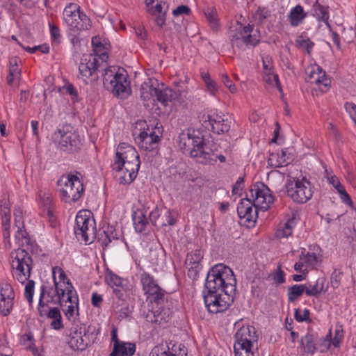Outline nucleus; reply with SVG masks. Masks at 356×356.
<instances>
[{"label": "nucleus", "mask_w": 356, "mask_h": 356, "mask_svg": "<svg viewBox=\"0 0 356 356\" xmlns=\"http://www.w3.org/2000/svg\"><path fill=\"white\" fill-rule=\"evenodd\" d=\"M139 134L135 138V140L138 147L145 151L151 152L156 149L158 143L162 135V131L160 128L155 127L151 130L149 127L145 129L143 127Z\"/></svg>", "instance_id": "14"}, {"label": "nucleus", "mask_w": 356, "mask_h": 356, "mask_svg": "<svg viewBox=\"0 0 356 356\" xmlns=\"http://www.w3.org/2000/svg\"><path fill=\"white\" fill-rule=\"evenodd\" d=\"M140 163H137L135 167H133V165L128 163H124L123 165V169L127 170L128 172L127 176H120L119 177V182L122 184H129L136 178L139 168H140Z\"/></svg>", "instance_id": "28"}, {"label": "nucleus", "mask_w": 356, "mask_h": 356, "mask_svg": "<svg viewBox=\"0 0 356 356\" xmlns=\"http://www.w3.org/2000/svg\"><path fill=\"white\" fill-rule=\"evenodd\" d=\"M50 34L53 44H58L60 42L61 35L60 29L54 24H49Z\"/></svg>", "instance_id": "56"}, {"label": "nucleus", "mask_w": 356, "mask_h": 356, "mask_svg": "<svg viewBox=\"0 0 356 356\" xmlns=\"http://www.w3.org/2000/svg\"><path fill=\"white\" fill-rule=\"evenodd\" d=\"M92 45L93 47V51L96 55H99L102 60H104L108 58V54L102 51L104 50V45L100 41V39L97 37H94L92 39Z\"/></svg>", "instance_id": "44"}, {"label": "nucleus", "mask_w": 356, "mask_h": 356, "mask_svg": "<svg viewBox=\"0 0 356 356\" xmlns=\"http://www.w3.org/2000/svg\"><path fill=\"white\" fill-rule=\"evenodd\" d=\"M310 312L307 309H305L302 312L300 309H296L294 312L295 319L298 322H303L310 321L309 319Z\"/></svg>", "instance_id": "58"}, {"label": "nucleus", "mask_w": 356, "mask_h": 356, "mask_svg": "<svg viewBox=\"0 0 356 356\" xmlns=\"http://www.w3.org/2000/svg\"><path fill=\"white\" fill-rule=\"evenodd\" d=\"M76 3H70L63 11V18L71 30L83 31L90 28V19L79 10Z\"/></svg>", "instance_id": "11"}, {"label": "nucleus", "mask_w": 356, "mask_h": 356, "mask_svg": "<svg viewBox=\"0 0 356 356\" xmlns=\"http://www.w3.org/2000/svg\"><path fill=\"white\" fill-rule=\"evenodd\" d=\"M79 175H81V173L76 171L75 174L62 175L58 180L60 197L65 202H74L81 197L84 188Z\"/></svg>", "instance_id": "6"}, {"label": "nucleus", "mask_w": 356, "mask_h": 356, "mask_svg": "<svg viewBox=\"0 0 356 356\" xmlns=\"http://www.w3.org/2000/svg\"><path fill=\"white\" fill-rule=\"evenodd\" d=\"M242 37V26L238 29L229 31V38L232 47H236L240 50L243 49Z\"/></svg>", "instance_id": "41"}, {"label": "nucleus", "mask_w": 356, "mask_h": 356, "mask_svg": "<svg viewBox=\"0 0 356 356\" xmlns=\"http://www.w3.org/2000/svg\"><path fill=\"white\" fill-rule=\"evenodd\" d=\"M274 281L277 284H283L285 282V273L282 269V264H279L276 272L273 276Z\"/></svg>", "instance_id": "62"}, {"label": "nucleus", "mask_w": 356, "mask_h": 356, "mask_svg": "<svg viewBox=\"0 0 356 356\" xmlns=\"http://www.w3.org/2000/svg\"><path fill=\"white\" fill-rule=\"evenodd\" d=\"M317 334L311 332L307 333L301 339V344L305 348V351L308 354H314L317 350L316 347Z\"/></svg>", "instance_id": "31"}, {"label": "nucleus", "mask_w": 356, "mask_h": 356, "mask_svg": "<svg viewBox=\"0 0 356 356\" xmlns=\"http://www.w3.org/2000/svg\"><path fill=\"white\" fill-rule=\"evenodd\" d=\"M326 279L324 277H318L314 284H306V295L308 296L318 297L321 293L327 291V286H325Z\"/></svg>", "instance_id": "24"}, {"label": "nucleus", "mask_w": 356, "mask_h": 356, "mask_svg": "<svg viewBox=\"0 0 356 356\" xmlns=\"http://www.w3.org/2000/svg\"><path fill=\"white\" fill-rule=\"evenodd\" d=\"M243 51L245 50V46L255 47L260 42V32L254 29V25L248 24L242 26Z\"/></svg>", "instance_id": "21"}, {"label": "nucleus", "mask_w": 356, "mask_h": 356, "mask_svg": "<svg viewBox=\"0 0 356 356\" xmlns=\"http://www.w3.org/2000/svg\"><path fill=\"white\" fill-rule=\"evenodd\" d=\"M191 14V9L188 6L185 5L179 6L177 8L172 10V15L175 17L181 15H189Z\"/></svg>", "instance_id": "64"}, {"label": "nucleus", "mask_w": 356, "mask_h": 356, "mask_svg": "<svg viewBox=\"0 0 356 356\" xmlns=\"http://www.w3.org/2000/svg\"><path fill=\"white\" fill-rule=\"evenodd\" d=\"M293 161L292 156L288 152L287 149H283L280 153L270 154L268 163L273 168H280L287 165Z\"/></svg>", "instance_id": "22"}, {"label": "nucleus", "mask_w": 356, "mask_h": 356, "mask_svg": "<svg viewBox=\"0 0 356 356\" xmlns=\"http://www.w3.org/2000/svg\"><path fill=\"white\" fill-rule=\"evenodd\" d=\"M304 292L306 293V284H294L289 287L287 290L289 302H295L302 296Z\"/></svg>", "instance_id": "37"}, {"label": "nucleus", "mask_w": 356, "mask_h": 356, "mask_svg": "<svg viewBox=\"0 0 356 356\" xmlns=\"http://www.w3.org/2000/svg\"><path fill=\"white\" fill-rule=\"evenodd\" d=\"M74 234L79 241L91 243L97 238L103 249L118 237L113 227H104L97 233L95 232V221L90 212L86 210L78 212L75 219Z\"/></svg>", "instance_id": "3"}, {"label": "nucleus", "mask_w": 356, "mask_h": 356, "mask_svg": "<svg viewBox=\"0 0 356 356\" xmlns=\"http://www.w3.org/2000/svg\"><path fill=\"white\" fill-rule=\"evenodd\" d=\"M103 84L104 88L116 97L124 98L129 95L128 81L127 76L116 71L115 67H108L104 69Z\"/></svg>", "instance_id": "9"}, {"label": "nucleus", "mask_w": 356, "mask_h": 356, "mask_svg": "<svg viewBox=\"0 0 356 356\" xmlns=\"http://www.w3.org/2000/svg\"><path fill=\"white\" fill-rule=\"evenodd\" d=\"M234 338L235 356H259V353L253 350V347L258 341V334L254 327L242 326L236 332Z\"/></svg>", "instance_id": "5"}, {"label": "nucleus", "mask_w": 356, "mask_h": 356, "mask_svg": "<svg viewBox=\"0 0 356 356\" xmlns=\"http://www.w3.org/2000/svg\"><path fill=\"white\" fill-rule=\"evenodd\" d=\"M285 188L287 195L294 202L304 204L312 197L310 182L305 177L301 180L298 178L287 180Z\"/></svg>", "instance_id": "10"}, {"label": "nucleus", "mask_w": 356, "mask_h": 356, "mask_svg": "<svg viewBox=\"0 0 356 356\" xmlns=\"http://www.w3.org/2000/svg\"><path fill=\"white\" fill-rule=\"evenodd\" d=\"M250 197L254 207L263 211L268 209L274 202V197L268 187L262 182H257L250 189Z\"/></svg>", "instance_id": "13"}, {"label": "nucleus", "mask_w": 356, "mask_h": 356, "mask_svg": "<svg viewBox=\"0 0 356 356\" xmlns=\"http://www.w3.org/2000/svg\"><path fill=\"white\" fill-rule=\"evenodd\" d=\"M236 279L232 270L223 264L215 265L208 272L203 297L209 312H225L234 302Z\"/></svg>", "instance_id": "1"}, {"label": "nucleus", "mask_w": 356, "mask_h": 356, "mask_svg": "<svg viewBox=\"0 0 356 356\" xmlns=\"http://www.w3.org/2000/svg\"><path fill=\"white\" fill-rule=\"evenodd\" d=\"M20 74V70L17 63V59H12L10 61L9 74L7 76V83L12 86L15 79L18 78Z\"/></svg>", "instance_id": "43"}, {"label": "nucleus", "mask_w": 356, "mask_h": 356, "mask_svg": "<svg viewBox=\"0 0 356 356\" xmlns=\"http://www.w3.org/2000/svg\"><path fill=\"white\" fill-rule=\"evenodd\" d=\"M297 46L304 50H306L308 54H310L314 44L309 38H304L303 37H299L296 40Z\"/></svg>", "instance_id": "52"}, {"label": "nucleus", "mask_w": 356, "mask_h": 356, "mask_svg": "<svg viewBox=\"0 0 356 356\" xmlns=\"http://www.w3.org/2000/svg\"><path fill=\"white\" fill-rule=\"evenodd\" d=\"M307 16V13L304 10L302 6L298 4L291 10L288 15V19L292 26H298Z\"/></svg>", "instance_id": "26"}, {"label": "nucleus", "mask_w": 356, "mask_h": 356, "mask_svg": "<svg viewBox=\"0 0 356 356\" xmlns=\"http://www.w3.org/2000/svg\"><path fill=\"white\" fill-rule=\"evenodd\" d=\"M158 92V88L153 86L151 79L144 82L140 88V98L143 101L147 102L151 99L155 102L156 95Z\"/></svg>", "instance_id": "27"}, {"label": "nucleus", "mask_w": 356, "mask_h": 356, "mask_svg": "<svg viewBox=\"0 0 356 356\" xmlns=\"http://www.w3.org/2000/svg\"><path fill=\"white\" fill-rule=\"evenodd\" d=\"M136 351V345L132 343L122 341L119 344H114L113 351L109 356H132Z\"/></svg>", "instance_id": "25"}, {"label": "nucleus", "mask_w": 356, "mask_h": 356, "mask_svg": "<svg viewBox=\"0 0 356 356\" xmlns=\"http://www.w3.org/2000/svg\"><path fill=\"white\" fill-rule=\"evenodd\" d=\"M44 289L40 295L38 312L40 317L52 319L50 326L52 329L60 330L64 327L60 311L58 307H50L47 300H44Z\"/></svg>", "instance_id": "15"}, {"label": "nucleus", "mask_w": 356, "mask_h": 356, "mask_svg": "<svg viewBox=\"0 0 356 356\" xmlns=\"http://www.w3.org/2000/svg\"><path fill=\"white\" fill-rule=\"evenodd\" d=\"M204 13L211 29L215 32L218 31L220 22L216 8L214 6L207 7L204 9Z\"/></svg>", "instance_id": "32"}, {"label": "nucleus", "mask_w": 356, "mask_h": 356, "mask_svg": "<svg viewBox=\"0 0 356 356\" xmlns=\"http://www.w3.org/2000/svg\"><path fill=\"white\" fill-rule=\"evenodd\" d=\"M177 214L175 211L170 209H165L159 222V226L165 227L168 225H174L177 222Z\"/></svg>", "instance_id": "39"}, {"label": "nucleus", "mask_w": 356, "mask_h": 356, "mask_svg": "<svg viewBox=\"0 0 356 356\" xmlns=\"http://www.w3.org/2000/svg\"><path fill=\"white\" fill-rule=\"evenodd\" d=\"M18 229L15 234V238L19 241V245L21 246H29L31 245V238L28 235V233L24 227H17Z\"/></svg>", "instance_id": "47"}, {"label": "nucleus", "mask_w": 356, "mask_h": 356, "mask_svg": "<svg viewBox=\"0 0 356 356\" xmlns=\"http://www.w3.org/2000/svg\"><path fill=\"white\" fill-rule=\"evenodd\" d=\"M56 273L59 274V282H62L63 284H66V281L70 280L65 274V271L59 266H55L52 269V277L53 281L54 282V277H56Z\"/></svg>", "instance_id": "59"}, {"label": "nucleus", "mask_w": 356, "mask_h": 356, "mask_svg": "<svg viewBox=\"0 0 356 356\" xmlns=\"http://www.w3.org/2000/svg\"><path fill=\"white\" fill-rule=\"evenodd\" d=\"M99 60L95 56L90 55L81 59L79 66L80 78L88 84L89 81H95L98 79L95 76L99 70Z\"/></svg>", "instance_id": "17"}, {"label": "nucleus", "mask_w": 356, "mask_h": 356, "mask_svg": "<svg viewBox=\"0 0 356 356\" xmlns=\"http://www.w3.org/2000/svg\"><path fill=\"white\" fill-rule=\"evenodd\" d=\"M54 141L58 144L61 151L71 154L78 152L82 146V141L79 133L73 130L70 125H64L57 129L53 134Z\"/></svg>", "instance_id": "8"}, {"label": "nucleus", "mask_w": 356, "mask_h": 356, "mask_svg": "<svg viewBox=\"0 0 356 356\" xmlns=\"http://www.w3.org/2000/svg\"><path fill=\"white\" fill-rule=\"evenodd\" d=\"M10 258L13 277L24 284L30 278L33 266L31 255L24 248H19L11 252Z\"/></svg>", "instance_id": "7"}, {"label": "nucleus", "mask_w": 356, "mask_h": 356, "mask_svg": "<svg viewBox=\"0 0 356 356\" xmlns=\"http://www.w3.org/2000/svg\"><path fill=\"white\" fill-rule=\"evenodd\" d=\"M163 211L160 210L158 207H156L149 213V219L154 226L159 225V222L163 216Z\"/></svg>", "instance_id": "55"}, {"label": "nucleus", "mask_w": 356, "mask_h": 356, "mask_svg": "<svg viewBox=\"0 0 356 356\" xmlns=\"http://www.w3.org/2000/svg\"><path fill=\"white\" fill-rule=\"evenodd\" d=\"M140 280L143 290L152 305L146 315L147 321L159 325L168 322L172 311L165 305L168 302L166 291L159 285L152 275L144 270L140 274Z\"/></svg>", "instance_id": "2"}, {"label": "nucleus", "mask_w": 356, "mask_h": 356, "mask_svg": "<svg viewBox=\"0 0 356 356\" xmlns=\"http://www.w3.org/2000/svg\"><path fill=\"white\" fill-rule=\"evenodd\" d=\"M264 81L272 86H276L280 91L282 90L281 84L279 80V76L277 74L273 73V72H270L269 74H264L263 76Z\"/></svg>", "instance_id": "50"}, {"label": "nucleus", "mask_w": 356, "mask_h": 356, "mask_svg": "<svg viewBox=\"0 0 356 356\" xmlns=\"http://www.w3.org/2000/svg\"><path fill=\"white\" fill-rule=\"evenodd\" d=\"M1 218H2V227L6 231L10 229V209H8L6 207L1 209Z\"/></svg>", "instance_id": "57"}, {"label": "nucleus", "mask_w": 356, "mask_h": 356, "mask_svg": "<svg viewBox=\"0 0 356 356\" xmlns=\"http://www.w3.org/2000/svg\"><path fill=\"white\" fill-rule=\"evenodd\" d=\"M124 163H131L135 167L137 163H140V156L136 149L132 146L125 143H120L115 154L114 163L112 164V168L115 172H120L123 170Z\"/></svg>", "instance_id": "12"}, {"label": "nucleus", "mask_w": 356, "mask_h": 356, "mask_svg": "<svg viewBox=\"0 0 356 356\" xmlns=\"http://www.w3.org/2000/svg\"><path fill=\"white\" fill-rule=\"evenodd\" d=\"M1 298L8 300L15 299V292L12 286L8 282H3L0 284Z\"/></svg>", "instance_id": "46"}, {"label": "nucleus", "mask_w": 356, "mask_h": 356, "mask_svg": "<svg viewBox=\"0 0 356 356\" xmlns=\"http://www.w3.org/2000/svg\"><path fill=\"white\" fill-rule=\"evenodd\" d=\"M271 15L270 10L266 7H259L256 10L254 17L259 24H263L266 19Z\"/></svg>", "instance_id": "49"}, {"label": "nucleus", "mask_w": 356, "mask_h": 356, "mask_svg": "<svg viewBox=\"0 0 356 356\" xmlns=\"http://www.w3.org/2000/svg\"><path fill=\"white\" fill-rule=\"evenodd\" d=\"M314 16L316 17L318 22H324L330 27L329 24V8L327 6H322L319 3L314 5Z\"/></svg>", "instance_id": "34"}, {"label": "nucleus", "mask_w": 356, "mask_h": 356, "mask_svg": "<svg viewBox=\"0 0 356 356\" xmlns=\"http://www.w3.org/2000/svg\"><path fill=\"white\" fill-rule=\"evenodd\" d=\"M221 81L229 89L231 93L234 94L237 92V88L232 83V81L230 79V78L228 76L227 74H221Z\"/></svg>", "instance_id": "61"}, {"label": "nucleus", "mask_w": 356, "mask_h": 356, "mask_svg": "<svg viewBox=\"0 0 356 356\" xmlns=\"http://www.w3.org/2000/svg\"><path fill=\"white\" fill-rule=\"evenodd\" d=\"M356 33L353 30V28H349L348 29H344L342 32V37L345 42L347 43L356 42L355 37Z\"/></svg>", "instance_id": "60"}, {"label": "nucleus", "mask_w": 356, "mask_h": 356, "mask_svg": "<svg viewBox=\"0 0 356 356\" xmlns=\"http://www.w3.org/2000/svg\"><path fill=\"white\" fill-rule=\"evenodd\" d=\"M295 227L294 218H289L286 222L280 223L275 232V238L277 239L287 238L292 235L293 229Z\"/></svg>", "instance_id": "29"}, {"label": "nucleus", "mask_w": 356, "mask_h": 356, "mask_svg": "<svg viewBox=\"0 0 356 356\" xmlns=\"http://www.w3.org/2000/svg\"><path fill=\"white\" fill-rule=\"evenodd\" d=\"M64 314L70 321L75 320L79 316V304H71L64 310Z\"/></svg>", "instance_id": "51"}, {"label": "nucleus", "mask_w": 356, "mask_h": 356, "mask_svg": "<svg viewBox=\"0 0 356 356\" xmlns=\"http://www.w3.org/2000/svg\"><path fill=\"white\" fill-rule=\"evenodd\" d=\"M171 342L166 345L155 346L149 354V356H171Z\"/></svg>", "instance_id": "45"}, {"label": "nucleus", "mask_w": 356, "mask_h": 356, "mask_svg": "<svg viewBox=\"0 0 356 356\" xmlns=\"http://www.w3.org/2000/svg\"><path fill=\"white\" fill-rule=\"evenodd\" d=\"M27 281L28 282L25 286L24 296L27 299L29 305L31 306L33 303L35 282L33 280H29V279Z\"/></svg>", "instance_id": "54"}, {"label": "nucleus", "mask_w": 356, "mask_h": 356, "mask_svg": "<svg viewBox=\"0 0 356 356\" xmlns=\"http://www.w3.org/2000/svg\"><path fill=\"white\" fill-rule=\"evenodd\" d=\"M300 260L306 264L309 269L314 268L318 264V257L314 252H307L304 249L300 254Z\"/></svg>", "instance_id": "42"}, {"label": "nucleus", "mask_w": 356, "mask_h": 356, "mask_svg": "<svg viewBox=\"0 0 356 356\" xmlns=\"http://www.w3.org/2000/svg\"><path fill=\"white\" fill-rule=\"evenodd\" d=\"M146 213L147 209L143 207L142 208H138L132 213L133 223L137 232L141 233L145 231L149 224Z\"/></svg>", "instance_id": "23"}, {"label": "nucleus", "mask_w": 356, "mask_h": 356, "mask_svg": "<svg viewBox=\"0 0 356 356\" xmlns=\"http://www.w3.org/2000/svg\"><path fill=\"white\" fill-rule=\"evenodd\" d=\"M44 289V298L47 296L48 302H53V304L62 305V300L59 296L56 294V289L54 290L52 286H47L42 285L40 287V293Z\"/></svg>", "instance_id": "40"}, {"label": "nucleus", "mask_w": 356, "mask_h": 356, "mask_svg": "<svg viewBox=\"0 0 356 356\" xmlns=\"http://www.w3.org/2000/svg\"><path fill=\"white\" fill-rule=\"evenodd\" d=\"M14 300H8L1 298L0 299V314L3 316H8L13 310Z\"/></svg>", "instance_id": "48"}, {"label": "nucleus", "mask_w": 356, "mask_h": 356, "mask_svg": "<svg viewBox=\"0 0 356 356\" xmlns=\"http://www.w3.org/2000/svg\"><path fill=\"white\" fill-rule=\"evenodd\" d=\"M208 139L192 133H182L179 137V147L183 153H188L198 163H207L209 159L207 150H211Z\"/></svg>", "instance_id": "4"}, {"label": "nucleus", "mask_w": 356, "mask_h": 356, "mask_svg": "<svg viewBox=\"0 0 356 356\" xmlns=\"http://www.w3.org/2000/svg\"><path fill=\"white\" fill-rule=\"evenodd\" d=\"M203 259V254L200 250H195L194 252H191L188 254L186 257V264L188 265H191V269L188 270V275L190 273H197L195 268L198 264L201 262Z\"/></svg>", "instance_id": "38"}, {"label": "nucleus", "mask_w": 356, "mask_h": 356, "mask_svg": "<svg viewBox=\"0 0 356 356\" xmlns=\"http://www.w3.org/2000/svg\"><path fill=\"white\" fill-rule=\"evenodd\" d=\"M64 288L60 287V285L58 284V282L56 280V277H54V286H56V294L59 296L61 298V300H63L65 295H77L74 287L73 286L70 280L66 281V284H63Z\"/></svg>", "instance_id": "36"}, {"label": "nucleus", "mask_w": 356, "mask_h": 356, "mask_svg": "<svg viewBox=\"0 0 356 356\" xmlns=\"http://www.w3.org/2000/svg\"><path fill=\"white\" fill-rule=\"evenodd\" d=\"M156 93L155 101L160 102L164 106H166L168 102L176 100L178 97L177 92L170 88H158V92Z\"/></svg>", "instance_id": "30"}, {"label": "nucleus", "mask_w": 356, "mask_h": 356, "mask_svg": "<svg viewBox=\"0 0 356 356\" xmlns=\"http://www.w3.org/2000/svg\"><path fill=\"white\" fill-rule=\"evenodd\" d=\"M90 330V327H86L75 326L72 327L68 336L67 343L73 350L83 351L86 349L90 340L88 333Z\"/></svg>", "instance_id": "16"}, {"label": "nucleus", "mask_w": 356, "mask_h": 356, "mask_svg": "<svg viewBox=\"0 0 356 356\" xmlns=\"http://www.w3.org/2000/svg\"><path fill=\"white\" fill-rule=\"evenodd\" d=\"M171 356H188L186 348L179 343H171Z\"/></svg>", "instance_id": "53"}, {"label": "nucleus", "mask_w": 356, "mask_h": 356, "mask_svg": "<svg viewBox=\"0 0 356 356\" xmlns=\"http://www.w3.org/2000/svg\"><path fill=\"white\" fill-rule=\"evenodd\" d=\"M105 280L108 284L111 287L116 286L128 290L127 281L120 277L118 275L109 270L105 277Z\"/></svg>", "instance_id": "33"}, {"label": "nucleus", "mask_w": 356, "mask_h": 356, "mask_svg": "<svg viewBox=\"0 0 356 356\" xmlns=\"http://www.w3.org/2000/svg\"><path fill=\"white\" fill-rule=\"evenodd\" d=\"M207 143H209L210 147H211V150L207 151V152H208V154H209V159L208 160V162L201 163L204 164V165L211 164L213 162H216L217 161V159H219V161L221 163H225L226 161V158L222 154L218 155L217 154L218 145L213 142V140L208 139Z\"/></svg>", "instance_id": "35"}, {"label": "nucleus", "mask_w": 356, "mask_h": 356, "mask_svg": "<svg viewBox=\"0 0 356 356\" xmlns=\"http://www.w3.org/2000/svg\"><path fill=\"white\" fill-rule=\"evenodd\" d=\"M247 196H248L247 195ZM254 202L251 198L247 197L241 200L237 206V213L241 220H244L245 226L250 227L254 226L258 217V209L253 210Z\"/></svg>", "instance_id": "18"}, {"label": "nucleus", "mask_w": 356, "mask_h": 356, "mask_svg": "<svg viewBox=\"0 0 356 356\" xmlns=\"http://www.w3.org/2000/svg\"><path fill=\"white\" fill-rule=\"evenodd\" d=\"M205 127L217 134L227 133L230 129L231 122L225 118L224 115L213 114L208 115V120L205 121Z\"/></svg>", "instance_id": "20"}, {"label": "nucleus", "mask_w": 356, "mask_h": 356, "mask_svg": "<svg viewBox=\"0 0 356 356\" xmlns=\"http://www.w3.org/2000/svg\"><path fill=\"white\" fill-rule=\"evenodd\" d=\"M307 82L316 83L318 86H323L328 88L330 86L331 81L327 76L325 72L318 65L308 66L306 70Z\"/></svg>", "instance_id": "19"}, {"label": "nucleus", "mask_w": 356, "mask_h": 356, "mask_svg": "<svg viewBox=\"0 0 356 356\" xmlns=\"http://www.w3.org/2000/svg\"><path fill=\"white\" fill-rule=\"evenodd\" d=\"M244 186V177H240L238 178L236 183L232 187V193L234 195H241L242 191Z\"/></svg>", "instance_id": "63"}]
</instances>
